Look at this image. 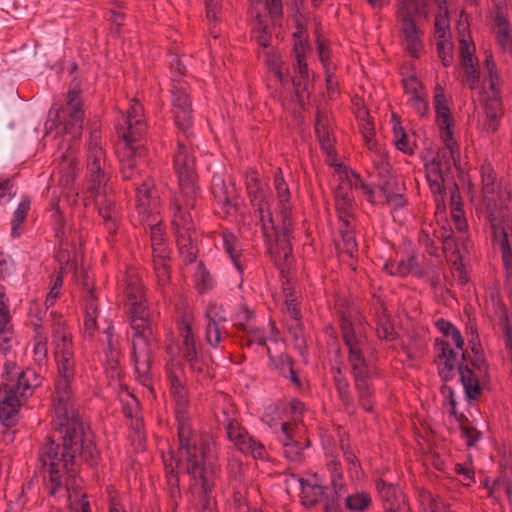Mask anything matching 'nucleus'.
<instances>
[{"instance_id":"obj_1","label":"nucleus","mask_w":512,"mask_h":512,"mask_svg":"<svg viewBox=\"0 0 512 512\" xmlns=\"http://www.w3.org/2000/svg\"><path fill=\"white\" fill-rule=\"evenodd\" d=\"M52 423L61 442L47 436L39 450V461L45 472L48 494L55 496L62 489L69 491L77 485L78 459L96 468L101 457L94 433L79 413H54Z\"/></svg>"},{"instance_id":"obj_2","label":"nucleus","mask_w":512,"mask_h":512,"mask_svg":"<svg viewBox=\"0 0 512 512\" xmlns=\"http://www.w3.org/2000/svg\"><path fill=\"white\" fill-rule=\"evenodd\" d=\"M125 307L132 334V358L138 381L150 387L153 382L152 362L159 349V340L153 334L150 311L143 290H129Z\"/></svg>"},{"instance_id":"obj_3","label":"nucleus","mask_w":512,"mask_h":512,"mask_svg":"<svg viewBox=\"0 0 512 512\" xmlns=\"http://www.w3.org/2000/svg\"><path fill=\"white\" fill-rule=\"evenodd\" d=\"M175 402L177 436L180 453L188 464V472H199V461L214 455V437L196 424L188 414V390L185 385L170 389Z\"/></svg>"},{"instance_id":"obj_4","label":"nucleus","mask_w":512,"mask_h":512,"mask_svg":"<svg viewBox=\"0 0 512 512\" xmlns=\"http://www.w3.org/2000/svg\"><path fill=\"white\" fill-rule=\"evenodd\" d=\"M178 457L175 459L172 453L168 456L163 457L164 473H165V492L167 495V512H177L179 503L182 500V493L180 488V479L178 475V469H181L184 473L188 474L193 481L195 489H199L197 492L203 500L208 504L212 493L216 486V480L218 475L217 451L216 443L214 442V455L211 459L200 460L199 472H188V464L184 461L180 453V442L178 441L177 447Z\"/></svg>"},{"instance_id":"obj_5","label":"nucleus","mask_w":512,"mask_h":512,"mask_svg":"<svg viewBox=\"0 0 512 512\" xmlns=\"http://www.w3.org/2000/svg\"><path fill=\"white\" fill-rule=\"evenodd\" d=\"M274 188L277 196L276 216L274 218L276 233L272 234L269 254L279 269L282 278H286L285 273L289 272V268L294 262L291 244L294 223L290 203L291 194L281 168H277L274 173Z\"/></svg>"},{"instance_id":"obj_6","label":"nucleus","mask_w":512,"mask_h":512,"mask_svg":"<svg viewBox=\"0 0 512 512\" xmlns=\"http://www.w3.org/2000/svg\"><path fill=\"white\" fill-rule=\"evenodd\" d=\"M112 169L109 161L102 162V167L86 168L84 205L94 204L103 226L110 235H115L119 227V210L112 196L110 185Z\"/></svg>"},{"instance_id":"obj_7","label":"nucleus","mask_w":512,"mask_h":512,"mask_svg":"<svg viewBox=\"0 0 512 512\" xmlns=\"http://www.w3.org/2000/svg\"><path fill=\"white\" fill-rule=\"evenodd\" d=\"M340 326L344 344L348 348V362L358 404L363 410L371 413L374 409L375 391L370 382V369L364 355L366 339L355 334L353 323L345 316L341 318Z\"/></svg>"},{"instance_id":"obj_8","label":"nucleus","mask_w":512,"mask_h":512,"mask_svg":"<svg viewBox=\"0 0 512 512\" xmlns=\"http://www.w3.org/2000/svg\"><path fill=\"white\" fill-rule=\"evenodd\" d=\"M510 199L511 192L499 188L496 194L489 195L484 201L493 241L501 250L506 285L512 288V219L506 217Z\"/></svg>"},{"instance_id":"obj_9","label":"nucleus","mask_w":512,"mask_h":512,"mask_svg":"<svg viewBox=\"0 0 512 512\" xmlns=\"http://www.w3.org/2000/svg\"><path fill=\"white\" fill-rule=\"evenodd\" d=\"M59 378L53 394L54 413H79L72 390L75 378V357L73 346L54 350Z\"/></svg>"},{"instance_id":"obj_10","label":"nucleus","mask_w":512,"mask_h":512,"mask_svg":"<svg viewBox=\"0 0 512 512\" xmlns=\"http://www.w3.org/2000/svg\"><path fill=\"white\" fill-rule=\"evenodd\" d=\"M174 168L178 176L179 191L171 197L170 206L178 202L185 207H195L200 191L197 185L195 157L191 149L180 139L174 156Z\"/></svg>"},{"instance_id":"obj_11","label":"nucleus","mask_w":512,"mask_h":512,"mask_svg":"<svg viewBox=\"0 0 512 512\" xmlns=\"http://www.w3.org/2000/svg\"><path fill=\"white\" fill-rule=\"evenodd\" d=\"M245 187L256 225L260 226L269 249L270 243H272V234L276 233V222L271 212L270 200L263 189L260 176L256 170L248 169L245 172Z\"/></svg>"},{"instance_id":"obj_12","label":"nucleus","mask_w":512,"mask_h":512,"mask_svg":"<svg viewBox=\"0 0 512 512\" xmlns=\"http://www.w3.org/2000/svg\"><path fill=\"white\" fill-rule=\"evenodd\" d=\"M195 207H185L178 202L169 206L172 215V226L176 235V242L182 261L191 264L196 261L198 248L194 242L195 228L191 210Z\"/></svg>"},{"instance_id":"obj_13","label":"nucleus","mask_w":512,"mask_h":512,"mask_svg":"<svg viewBox=\"0 0 512 512\" xmlns=\"http://www.w3.org/2000/svg\"><path fill=\"white\" fill-rule=\"evenodd\" d=\"M420 15V5L417 0H401L397 5L396 20L400 26V33L403 36L405 50L413 58L419 57L422 49L421 37L423 32L416 22Z\"/></svg>"},{"instance_id":"obj_14","label":"nucleus","mask_w":512,"mask_h":512,"mask_svg":"<svg viewBox=\"0 0 512 512\" xmlns=\"http://www.w3.org/2000/svg\"><path fill=\"white\" fill-rule=\"evenodd\" d=\"M171 113L177 129L186 139L192 135L193 109L190 97V86L186 81L175 80L171 83Z\"/></svg>"},{"instance_id":"obj_15","label":"nucleus","mask_w":512,"mask_h":512,"mask_svg":"<svg viewBox=\"0 0 512 512\" xmlns=\"http://www.w3.org/2000/svg\"><path fill=\"white\" fill-rule=\"evenodd\" d=\"M434 237L442 244V250L447 259L451 261L452 276L455 284L458 286H465L469 282V275L467 267L462 263L457 240L454 238V233L451 229L444 226L438 227L433 230Z\"/></svg>"},{"instance_id":"obj_16","label":"nucleus","mask_w":512,"mask_h":512,"mask_svg":"<svg viewBox=\"0 0 512 512\" xmlns=\"http://www.w3.org/2000/svg\"><path fill=\"white\" fill-rule=\"evenodd\" d=\"M179 331L183 343V358L188 363L190 370L199 375L205 374L207 364L202 356V346L188 319H182Z\"/></svg>"},{"instance_id":"obj_17","label":"nucleus","mask_w":512,"mask_h":512,"mask_svg":"<svg viewBox=\"0 0 512 512\" xmlns=\"http://www.w3.org/2000/svg\"><path fill=\"white\" fill-rule=\"evenodd\" d=\"M442 367L439 369V375L444 381H448L453 378V370L457 367L460 380L465 390L466 397L469 400H476L481 394V387L479 384L478 376L475 372L467 365L458 362L457 355L441 362Z\"/></svg>"},{"instance_id":"obj_18","label":"nucleus","mask_w":512,"mask_h":512,"mask_svg":"<svg viewBox=\"0 0 512 512\" xmlns=\"http://www.w3.org/2000/svg\"><path fill=\"white\" fill-rule=\"evenodd\" d=\"M142 116V105L136 99H133L127 116L123 118V124H119L116 128L120 140L142 143L147 130Z\"/></svg>"},{"instance_id":"obj_19","label":"nucleus","mask_w":512,"mask_h":512,"mask_svg":"<svg viewBox=\"0 0 512 512\" xmlns=\"http://www.w3.org/2000/svg\"><path fill=\"white\" fill-rule=\"evenodd\" d=\"M225 430L227 438L233 442L241 452L251 455L254 459L262 460L267 457L264 445L249 435L240 425H235L225 418Z\"/></svg>"},{"instance_id":"obj_20","label":"nucleus","mask_w":512,"mask_h":512,"mask_svg":"<svg viewBox=\"0 0 512 512\" xmlns=\"http://www.w3.org/2000/svg\"><path fill=\"white\" fill-rule=\"evenodd\" d=\"M142 143L131 140H120L116 146V153L120 163V176L123 181H137L140 172L137 167L136 157L140 154Z\"/></svg>"},{"instance_id":"obj_21","label":"nucleus","mask_w":512,"mask_h":512,"mask_svg":"<svg viewBox=\"0 0 512 512\" xmlns=\"http://www.w3.org/2000/svg\"><path fill=\"white\" fill-rule=\"evenodd\" d=\"M2 377L5 380V389L22 390V395L33 391L39 385V379L33 370L24 371L12 361H7L4 364Z\"/></svg>"},{"instance_id":"obj_22","label":"nucleus","mask_w":512,"mask_h":512,"mask_svg":"<svg viewBox=\"0 0 512 512\" xmlns=\"http://www.w3.org/2000/svg\"><path fill=\"white\" fill-rule=\"evenodd\" d=\"M212 195L225 216L236 213V192L234 184L222 173H215L211 182Z\"/></svg>"},{"instance_id":"obj_23","label":"nucleus","mask_w":512,"mask_h":512,"mask_svg":"<svg viewBox=\"0 0 512 512\" xmlns=\"http://www.w3.org/2000/svg\"><path fill=\"white\" fill-rule=\"evenodd\" d=\"M376 488L385 512H411L400 488L382 478L376 480Z\"/></svg>"},{"instance_id":"obj_24","label":"nucleus","mask_w":512,"mask_h":512,"mask_svg":"<svg viewBox=\"0 0 512 512\" xmlns=\"http://www.w3.org/2000/svg\"><path fill=\"white\" fill-rule=\"evenodd\" d=\"M67 106L69 109L68 119L64 122V130L71 134L73 138H79L84 121V111L82 110V101L80 90L70 89L67 94Z\"/></svg>"},{"instance_id":"obj_25","label":"nucleus","mask_w":512,"mask_h":512,"mask_svg":"<svg viewBox=\"0 0 512 512\" xmlns=\"http://www.w3.org/2000/svg\"><path fill=\"white\" fill-rule=\"evenodd\" d=\"M32 391L22 395V390L5 389V395L0 399V421L3 425L10 427L16 422V415L19 408Z\"/></svg>"},{"instance_id":"obj_26","label":"nucleus","mask_w":512,"mask_h":512,"mask_svg":"<svg viewBox=\"0 0 512 512\" xmlns=\"http://www.w3.org/2000/svg\"><path fill=\"white\" fill-rule=\"evenodd\" d=\"M295 54L297 60V74L293 77L292 82L295 94L300 103L309 99V72L304 55V45L302 43L295 44Z\"/></svg>"},{"instance_id":"obj_27","label":"nucleus","mask_w":512,"mask_h":512,"mask_svg":"<svg viewBox=\"0 0 512 512\" xmlns=\"http://www.w3.org/2000/svg\"><path fill=\"white\" fill-rule=\"evenodd\" d=\"M374 303L372 306L375 322H376V333L380 339L386 341H393L397 337V332L391 322L390 316L387 313V309L384 305L383 300L373 295Z\"/></svg>"},{"instance_id":"obj_28","label":"nucleus","mask_w":512,"mask_h":512,"mask_svg":"<svg viewBox=\"0 0 512 512\" xmlns=\"http://www.w3.org/2000/svg\"><path fill=\"white\" fill-rule=\"evenodd\" d=\"M332 378L338 398L343 405L344 411L348 415L354 416L357 409L354 403V398L350 391V383L340 366L332 367Z\"/></svg>"},{"instance_id":"obj_29","label":"nucleus","mask_w":512,"mask_h":512,"mask_svg":"<svg viewBox=\"0 0 512 512\" xmlns=\"http://www.w3.org/2000/svg\"><path fill=\"white\" fill-rule=\"evenodd\" d=\"M266 350L270 360V367L275 370L278 375L288 379L295 387L300 389L302 384L297 372L293 368V359L286 353H281L277 356H274L271 354L269 347H266Z\"/></svg>"},{"instance_id":"obj_30","label":"nucleus","mask_w":512,"mask_h":512,"mask_svg":"<svg viewBox=\"0 0 512 512\" xmlns=\"http://www.w3.org/2000/svg\"><path fill=\"white\" fill-rule=\"evenodd\" d=\"M98 313L99 308L95 290H88L84 298L83 336L85 339L92 340L98 330Z\"/></svg>"},{"instance_id":"obj_31","label":"nucleus","mask_w":512,"mask_h":512,"mask_svg":"<svg viewBox=\"0 0 512 512\" xmlns=\"http://www.w3.org/2000/svg\"><path fill=\"white\" fill-rule=\"evenodd\" d=\"M372 151L374 152L372 162L380 179V189L381 191L389 190L391 184L396 183V179L393 176L392 167L388 162V156L383 151L378 150L377 147Z\"/></svg>"},{"instance_id":"obj_32","label":"nucleus","mask_w":512,"mask_h":512,"mask_svg":"<svg viewBox=\"0 0 512 512\" xmlns=\"http://www.w3.org/2000/svg\"><path fill=\"white\" fill-rule=\"evenodd\" d=\"M103 160L108 161L106 151L102 147L101 134L97 129H93L87 143L86 168L102 167Z\"/></svg>"},{"instance_id":"obj_33","label":"nucleus","mask_w":512,"mask_h":512,"mask_svg":"<svg viewBox=\"0 0 512 512\" xmlns=\"http://www.w3.org/2000/svg\"><path fill=\"white\" fill-rule=\"evenodd\" d=\"M59 262V271L53 276L50 288H61L64 276L69 275L76 267L71 262V252L68 249V243L60 240V250L56 255Z\"/></svg>"},{"instance_id":"obj_34","label":"nucleus","mask_w":512,"mask_h":512,"mask_svg":"<svg viewBox=\"0 0 512 512\" xmlns=\"http://www.w3.org/2000/svg\"><path fill=\"white\" fill-rule=\"evenodd\" d=\"M329 117L322 111L317 110L315 120V133L322 150L330 155L334 151V138L330 130Z\"/></svg>"},{"instance_id":"obj_35","label":"nucleus","mask_w":512,"mask_h":512,"mask_svg":"<svg viewBox=\"0 0 512 512\" xmlns=\"http://www.w3.org/2000/svg\"><path fill=\"white\" fill-rule=\"evenodd\" d=\"M136 186L137 198V211L140 218L146 217L148 214H153L150 211V206L153 201L152 192L154 189V182L149 177L143 180L140 184L134 183Z\"/></svg>"},{"instance_id":"obj_36","label":"nucleus","mask_w":512,"mask_h":512,"mask_svg":"<svg viewBox=\"0 0 512 512\" xmlns=\"http://www.w3.org/2000/svg\"><path fill=\"white\" fill-rule=\"evenodd\" d=\"M484 111L487 119V130L495 133L499 127V120L503 116L501 96L489 95L484 101Z\"/></svg>"},{"instance_id":"obj_37","label":"nucleus","mask_w":512,"mask_h":512,"mask_svg":"<svg viewBox=\"0 0 512 512\" xmlns=\"http://www.w3.org/2000/svg\"><path fill=\"white\" fill-rule=\"evenodd\" d=\"M51 316L53 317L51 334L54 350L73 346L71 333L62 316H58L56 312H51Z\"/></svg>"},{"instance_id":"obj_38","label":"nucleus","mask_w":512,"mask_h":512,"mask_svg":"<svg viewBox=\"0 0 512 512\" xmlns=\"http://www.w3.org/2000/svg\"><path fill=\"white\" fill-rule=\"evenodd\" d=\"M426 180L429 188L434 195L442 196L444 192V181L447 172L433 161L425 163Z\"/></svg>"},{"instance_id":"obj_39","label":"nucleus","mask_w":512,"mask_h":512,"mask_svg":"<svg viewBox=\"0 0 512 512\" xmlns=\"http://www.w3.org/2000/svg\"><path fill=\"white\" fill-rule=\"evenodd\" d=\"M301 486V501L305 507L311 508L321 500H324L326 487L319 484H311L308 480L299 479Z\"/></svg>"},{"instance_id":"obj_40","label":"nucleus","mask_w":512,"mask_h":512,"mask_svg":"<svg viewBox=\"0 0 512 512\" xmlns=\"http://www.w3.org/2000/svg\"><path fill=\"white\" fill-rule=\"evenodd\" d=\"M494 23V33L498 44L504 51L512 53V32L507 17L502 13H497Z\"/></svg>"},{"instance_id":"obj_41","label":"nucleus","mask_w":512,"mask_h":512,"mask_svg":"<svg viewBox=\"0 0 512 512\" xmlns=\"http://www.w3.org/2000/svg\"><path fill=\"white\" fill-rule=\"evenodd\" d=\"M287 328L294 348L303 358H306L308 355V341L304 332L303 322L290 321Z\"/></svg>"},{"instance_id":"obj_42","label":"nucleus","mask_w":512,"mask_h":512,"mask_svg":"<svg viewBox=\"0 0 512 512\" xmlns=\"http://www.w3.org/2000/svg\"><path fill=\"white\" fill-rule=\"evenodd\" d=\"M140 222L149 228L151 245L166 244L163 222L157 214H148L140 218Z\"/></svg>"},{"instance_id":"obj_43","label":"nucleus","mask_w":512,"mask_h":512,"mask_svg":"<svg viewBox=\"0 0 512 512\" xmlns=\"http://www.w3.org/2000/svg\"><path fill=\"white\" fill-rule=\"evenodd\" d=\"M481 182H482V191L484 194V199L489 195L496 194V191L499 189V184L497 181V175L494 171L493 166L484 162L481 166Z\"/></svg>"},{"instance_id":"obj_44","label":"nucleus","mask_w":512,"mask_h":512,"mask_svg":"<svg viewBox=\"0 0 512 512\" xmlns=\"http://www.w3.org/2000/svg\"><path fill=\"white\" fill-rule=\"evenodd\" d=\"M222 239H223V248L227 252V254L230 256L231 260L233 261L235 267L238 269L239 272H242L243 268L240 263V257H241V245L237 237L229 232L225 231L222 233Z\"/></svg>"},{"instance_id":"obj_45","label":"nucleus","mask_w":512,"mask_h":512,"mask_svg":"<svg viewBox=\"0 0 512 512\" xmlns=\"http://www.w3.org/2000/svg\"><path fill=\"white\" fill-rule=\"evenodd\" d=\"M450 194L451 215L457 224L458 230L462 231L467 225L464 218L463 204L457 184H454L453 190H451Z\"/></svg>"},{"instance_id":"obj_46","label":"nucleus","mask_w":512,"mask_h":512,"mask_svg":"<svg viewBox=\"0 0 512 512\" xmlns=\"http://www.w3.org/2000/svg\"><path fill=\"white\" fill-rule=\"evenodd\" d=\"M229 336L225 324L207 322L205 327V341L212 347L218 348L219 344Z\"/></svg>"},{"instance_id":"obj_47","label":"nucleus","mask_w":512,"mask_h":512,"mask_svg":"<svg viewBox=\"0 0 512 512\" xmlns=\"http://www.w3.org/2000/svg\"><path fill=\"white\" fill-rule=\"evenodd\" d=\"M372 504V499L367 492H357L345 498L346 508L354 512H364Z\"/></svg>"},{"instance_id":"obj_48","label":"nucleus","mask_w":512,"mask_h":512,"mask_svg":"<svg viewBox=\"0 0 512 512\" xmlns=\"http://www.w3.org/2000/svg\"><path fill=\"white\" fill-rule=\"evenodd\" d=\"M459 158V149L442 147L438 150L433 162H436L440 168L447 173L450 171L452 165H456Z\"/></svg>"},{"instance_id":"obj_49","label":"nucleus","mask_w":512,"mask_h":512,"mask_svg":"<svg viewBox=\"0 0 512 512\" xmlns=\"http://www.w3.org/2000/svg\"><path fill=\"white\" fill-rule=\"evenodd\" d=\"M461 436L465 439L466 445L472 447L480 439L481 433L471 424L469 419L464 415L460 414L458 422Z\"/></svg>"},{"instance_id":"obj_50","label":"nucleus","mask_w":512,"mask_h":512,"mask_svg":"<svg viewBox=\"0 0 512 512\" xmlns=\"http://www.w3.org/2000/svg\"><path fill=\"white\" fill-rule=\"evenodd\" d=\"M340 447L343 452L344 459L347 463V470L350 474V477L352 479H359L362 467L358 457L351 450L348 443L345 444L343 441H341Z\"/></svg>"},{"instance_id":"obj_51","label":"nucleus","mask_w":512,"mask_h":512,"mask_svg":"<svg viewBox=\"0 0 512 512\" xmlns=\"http://www.w3.org/2000/svg\"><path fill=\"white\" fill-rule=\"evenodd\" d=\"M30 205H31V201L29 198L26 197V198L22 199V201L19 203L17 209L14 212L13 219L11 221V225H12L11 234L14 238L20 236V232L18 231V228L22 223L25 222V220L27 218V214L30 210Z\"/></svg>"},{"instance_id":"obj_52","label":"nucleus","mask_w":512,"mask_h":512,"mask_svg":"<svg viewBox=\"0 0 512 512\" xmlns=\"http://www.w3.org/2000/svg\"><path fill=\"white\" fill-rule=\"evenodd\" d=\"M309 445V440H306L304 445H302L298 440L295 442L287 443L283 449V454L288 461L300 464L304 460L303 450Z\"/></svg>"},{"instance_id":"obj_53","label":"nucleus","mask_w":512,"mask_h":512,"mask_svg":"<svg viewBox=\"0 0 512 512\" xmlns=\"http://www.w3.org/2000/svg\"><path fill=\"white\" fill-rule=\"evenodd\" d=\"M255 318V313L252 310H249L247 306H243L239 312H237L232 320L233 326L239 332H245L250 328L252 324V320Z\"/></svg>"},{"instance_id":"obj_54","label":"nucleus","mask_w":512,"mask_h":512,"mask_svg":"<svg viewBox=\"0 0 512 512\" xmlns=\"http://www.w3.org/2000/svg\"><path fill=\"white\" fill-rule=\"evenodd\" d=\"M340 234L342 239V246L340 249L350 258L358 252V245L355 239L353 229L340 228Z\"/></svg>"},{"instance_id":"obj_55","label":"nucleus","mask_w":512,"mask_h":512,"mask_svg":"<svg viewBox=\"0 0 512 512\" xmlns=\"http://www.w3.org/2000/svg\"><path fill=\"white\" fill-rule=\"evenodd\" d=\"M243 343L247 346L257 344L259 346H266V334L265 331L255 325H252L248 330L243 333Z\"/></svg>"},{"instance_id":"obj_56","label":"nucleus","mask_w":512,"mask_h":512,"mask_svg":"<svg viewBox=\"0 0 512 512\" xmlns=\"http://www.w3.org/2000/svg\"><path fill=\"white\" fill-rule=\"evenodd\" d=\"M255 21L256 24L253 28L254 38L260 46L266 48L270 45L271 41V36L268 33V27L264 24L260 14L256 15Z\"/></svg>"},{"instance_id":"obj_57","label":"nucleus","mask_w":512,"mask_h":512,"mask_svg":"<svg viewBox=\"0 0 512 512\" xmlns=\"http://www.w3.org/2000/svg\"><path fill=\"white\" fill-rule=\"evenodd\" d=\"M394 132V143L398 150L402 151L405 154H413L414 150L408 143V136L405 133L402 126H400V122L398 121L397 124L393 127Z\"/></svg>"},{"instance_id":"obj_58","label":"nucleus","mask_w":512,"mask_h":512,"mask_svg":"<svg viewBox=\"0 0 512 512\" xmlns=\"http://www.w3.org/2000/svg\"><path fill=\"white\" fill-rule=\"evenodd\" d=\"M462 361H469L471 366L478 372V378L480 375H486L488 372V364L484 353L478 355H470L467 351H463L461 355Z\"/></svg>"},{"instance_id":"obj_59","label":"nucleus","mask_w":512,"mask_h":512,"mask_svg":"<svg viewBox=\"0 0 512 512\" xmlns=\"http://www.w3.org/2000/svg\"><path fill=\"white\" fill-rule=\"evenodd\" d=\"M205 318L207 322L220 324H225L228 320L224 307L217 303L208 304L205 310Z\"/></svg>"},{"instance_id":"obj_60","label":"nucleus","mask_w":512,"mask_h":512,"mask_svg":"<svg viewBox=\"0 0 512 512\" xmlns=\"http://www.w3.org/2000/svg\"><path fill=\"white\" fill-rule=\"evenodd\" d=\"M285 307L287 314L291 318L290 321H302L300 301L294 292H290L286 295Z\"/></svg>"},{"instance_id":"obj_61","label":"nucleus","mask_w":512,"mask_h":512,"mask_svg":"<svg viewBox=\"0 0 512 512\" xmlns=\"http://www.w3.org/2000/svg\"><path fill=\"white\" fill-rule=\"evenodd\" d=\"M419 242L422 246L425 247L426 252L431 256H438L439 247L437 245V238L434 237L433 232L430 233L429 230L422 228Z\"/></svg>"},{"instance_id":"obj_62","label":"nucleus","mask_w":512,"mask_h":512,"mask_svg":"<svg viewBox=\"0 0 512 512\" xmlns=\"http://www.w3.org/2000/svg\"><path fill=\"white\" fill-rule=\"evenodd\" d=\"M403 87L408 100L424 95L422 83L415 77L411 76L403 80Z\"/></svg>"},{"instance_id":"obj_63","label":"nucleus","mask_w":512,"mask_h":512,"mask_svg":"<svg viewBox=\"0 0 512 512\" xmlns=\"http://www.w3.org/2000/svg\"><path fill=\"white\" fill-rule=\"evenodd\" d=\"M475 46L470 45L466 40L460 41V58L461 65L465 68L468 66L476 65L477 59L474 57Z\"/></svg>"},{"instance_id":"obj_64","label":"nucleus","mask_w":512,"mask_h":512,"mask_svg":"<svg viewBox=\"0 0 512 512\" xmlns=\"http://www.w3.org/2000/svg\"><path fill=\"white\" fill-rule=\"evenodd\" d=\"M194 282L197 288H209L213 285V279L202 262L197 266L194 273Z\"/></svg>"}]
</instances>
